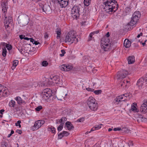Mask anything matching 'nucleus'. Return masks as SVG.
<instances>
[{
  "label": "nucleus",
  "instance_id": "29",
  "mask_svg": "<svg viewBox=\"0 0 147 147\" xmlns=\"http://www.w3.org/2000/svg\"><path fill=\"white\" fill-rule=\"evenodd\" d=\"M147 119L146 118H144L143 116L141 115H139L138 119H137V121L140 120L142 121H145Z\"/></svg>",
  "mask_w": 147,
  "mask_h": 147
},
{
  "label": "nucleus",
  "instance_id": "27",
  "mask_svg": "<svg viewBox=\"0 0 147 147\" xmlns=\"http://www.w3.org/2000/svg\"><path fill=\"white\" fill-rule=\"evenodd\" d=\"M102 125V124H100L98 125H95L94 127H93L91 129V131H93L96 130H98L101 127V126Z\"/></svg>",
  "mask_w": 147,
  "mask_h": 147
},
{
  "label": "nucleus",
  "instance_id": "23",
  "mask_svg": "<svg viewBox=\"0 0 147 147\" xmlns=\"http://www.w3.org/2000/svg\"><path fill=\"white\" fill-rule=\"evenodd\" d=\"M50 9V7L49 5H45L43 6L42 9L43 11L47 13L49 11Z\"/></svg>",
  "mask_w": 147,
  "mask_h": 147
},
{
  "label": "nucleus",
  "instance_id": "46",
  "mask_svg": "<svg viewBox=\"0 0 147 147\" xmlns=\"http://www.w3.org/2000/svg\"><path fill=\"white\" fill-rule=\"evenodd\" d=\"M63 134L64 136H67L69 135V133L67 131H63Z\"/></svg>",
  "mask_w": 147,
  "mask_h": 147
},
{
  "label": "nucleus",
  "instance_id": "16",
  "mask_svg": "<svg viewBox=\"0 0 147 147\" xmlns=\"http://www.w3.org/2000/svg\"><path fill=\"white\" fill-rule=\"evenodd\" d=\"M123 45L126 48H129L131 45V42L129 40L125 39L124 41Z\"/></svg>",
  "mask_w": 147,
  "mask_h": 147
},
{
  "label": "nucleus",
  "instance_id": "63",
  "mask_svg": "<svg viewBox=\"0 0 147 147\" xmlns=\"http://www.w3.org/2000/svg\"><path fill=\"white\" fill-rule=\"evenodd\" d=\"M142 33H140V34H139L138 35V36H137V38H139L140 37V36H142Z\"/></svg>",
  "mask_w": 147,
  "mask_h": 147
},
{
  "label": "nucleus",
  "instance_id": "15",
  "mask_svg": "<svg viewBox=\"0 0 147 147\" xmlns=\"http://www.w3.org/2000/svg\"><path fill=\"white\" fill-rule=\"evenodd\" d=\"M7 1H4L3 2H2L1 3V5L2 7V10L4 12H6L7 10Z\"/></svg>",
  "mask_w": 147,
  "mask_h": 147
},
{
  "label": "nucleus",
  "instance_id": "35",
  "mask_svg": "<svg viewBox=\"0 0 147 147\" xmlns=\"http://www.w3.org/2000/svg\"><path fill=\"white\" fill-rule=\"evenodd\" d=\"M48 130L49 131H51L52 133H55V129L54 127H49L48 128Z\"/></svg>",
  "mask_w": 147,
  "mask_h": 147
},
{
  "label": "nucleus",
  "instance_id": "37",
  "mask_svg": "<svg viewBox=\"0 0 147 147\" xmlns=\"http://www.w3.org/2000/svg\"><path fill=\"white\" fill-rule=\"evenodd\" d=\"M60 124V125L57 128V130L58 131H61L63 127V125L61 123Z\"/></svg>",
  "mask_w": 147,
  "mask_h": 147
},
{
  "label": "nucleus",
  "instance_id": "64",
  "mask_svg": "<svg viewBox=\"0 0 147 147\" xmlns=\"http://www.w3.org/2000/svg\"><path fill=\"white\" fill-rule=\"evenodd\" d=\"M4 111V109H1L0 110V113L1 114H3V112Z\"/></svg>",
  "mask_w": 147,
  "mask_h": 147
},
{
  "label": "nucleus",
  "instance_id": "33",
  "mask_svg": "<svg viewBox=\"0 0 147 147\" xmlns=\"http://www.w3.org/2000/svg\"><path fill=\"white\" fill-rule=\"evenodd\" d=\"M15 101L11 100L9 103V105L11 107H14L15 105Z\"/></svg>",
  "mask_w": 147,
  "mask_h": 147
},
{
  "label": "nucleus",
  "instance_id": "1",
  "mask_svg": "<svg viewBox=\"0 0 147 147\" xmlns=\"http://www.w3.org/2000/svg\"><path fill=\"white\" fill-rule=\"evenodd\" d=\"M103 3L105 5V10L110 14L115 12L118 7V5L115 0H103Z\"/></svg>",
  "mask_w": 147,
  "mask_h": 147
},
{
  "label": "nucleus",
  "instance_id": "3",
  "mask_svg": "<svg viewBox=\"0 0 147 147\" xmlns=\"http://www.w3.org/2000/svg\"><path fill=\"white\" fill-rule=\"evenodd\" d=\"M88 106L90 110L92 111H97L98 106L95 99L92 96H90L87 101Z\"/></svg>",
  "mask_w": 147,
  "mask_h": 147
},
{
  "label": "nucleus",
  "instance_id": "55",
  "mask_svg": "<svg viewBox=\"0 0 147 147\" xmlns=\"http://www.w3.org/2000/svg\"><path fill=\"white\" fill-rule=\"evenodd\" d=\"M25 36H23L22 35H20L19 36L20 38L21 39H24V38H25Z\"/></svg>",
  "mask_w": 147,
  "mask_h": 147
},
{
  "label": "nucleus",
  "instance_id": "12",
  "mask_svg": "<svg viewBox=\"0 0 147 147\" xmlns=\"http://www.w3.org/2000/svg\"><path fill=\"white\" fill-rule=\"evenodd\" d=\"M69 0H64L63 1L58 2L60 6L61 7H65L68 4Z\"/></svg>",
  "mask_w": 147,
  "mask_h": 147
},
{
  "label": "nucleus",
  "instance_id": "25",
  "mask_svg": "<svg viewBox=\"0 0 147 147\" xmlns=\"http://www.w3.org/2000/svg\"><path fill=\"white\" fill-rule=\"evenodd\" d=\"M137 22V21L131 19L130 22L128 23L127 26L132 27L134 26L136 24Z\"/></svg>",
  "mask_w": 147,
  "mask_h": 147
},
{
  "label": "nucleus",
  "instance_id": "53",
  "mask_svg": "<svg viewBox=\"0 0 147 147\" xmlns=\"http://www.w3.org/2000/svg\"><path fill=\"white\" fill-rule=\"evenodd\" d=\"M7 44L6 43L4 42H1V45L3 47H6V45H7Z\"/></svg>",
  "mask_w": 147,
  "mask_h": 147
},
{
  "label": "nucleus",
  "instance_id": "62",
  "mask_svg": "<svg viewBox=\"0 0 147 147\" xmlns=\"http://www.w3.org/2000/svg\"><path fill=\"white\" fill-rule=\"evenodd\" d=\"M109 35H110L109 32H108L104 37H107L108 38H109Z\"/></svg>",
  "mask_w": 147,
  "mask_h": 147
},
{
  "label": "nucleus",
  "instance_id": "48",
  "mask_svg": "<svg viewBox=\"0 0 147 147\" xmlns=\"http://www.w3.org/2000/svg\"><path fill=\"white\" fill-rule=\"evenodd\" d=\"M85 119L84 117H81L79 119H78L77 121L81 122L83 121Z\"/></svg>",
  "mask_w": 147,
  "mask_h": 147
},
{
  "label": "nucleus",
  "instance_id": "14",
  "mask_svg": "<svg viewBox=\"0 0 147 147\" xmlns=\"http://www.w3.org/2000/svg\"><path fill=\"white\" fill-rule=\"evenodd\" d=\"M129 81L124 80L121 81L120 83L121 86L123 88L125 86V88L127 87V86H128L129 85Z\"/></svg>",
  "mask_w": 147,
  "mask_h": 147
},
{
  "label": "nucleus",
  "instance_id": "50",
  "mask_svg": "<svg viewBox=\"0 0 147 147\" xmlns=\"http://www.w3.org/2000/svg\"><path fill=\"white\" fill-rule=\"evenodd\" d=\"M63 132L60 133L58 135V138L59 139H61L63 136Z\"/></svg>",
  "mask_w": 147,
  "mask_h": 147
},
{
  "label": "nucleus",
  "instance_id": "38",
  "mask_svg": "<svg viewBox=\"0 0 147 147\" xmlns=\"http://www.w3.org/2000/svg\"><path fill=\"white\" fill-rule=\"evenodd\" d=\"M4 25H5V28H8L9 27V25L10 24H11L10 23H9L7 22V20H6V21H4Z\"/></svg>",
  "mask_w": 147,
  "mask_h": 147
},
{
  "label": "nucleus",
  "instance_id": "10",
  "mask_svg": "<svg viewBox=\"0 0 147 147\" xmlns=\"http://www.w3.org/2000/svg\"><path fill=\"white\" fill-rule=\"evenodd\" d=\"M60 69L65 71H69L71 70L73 67L70 65H63L59 67Z\"/></svg>",
  "mask_w": 147,
  "mask_h": 147
},
{
  "label": "nucleus",
  "instance_id": "9",
  "mask_svg": "<svg viewBox=\"0 0 147 147\" xmlns=\"http://www.w3.org/2000/svg\"><path fill=\"white\" fill-rule=\"evenodd\" d=\"M8 92V90L6 88L0 84V95L2 96H5L7 95Z\"/></svg>",
  "mask_w": 147,
  "mask_h": 147
},
{
  "label": "nucleus",
  "instance_id": "21",
  "mask_svg": "<svg viewBox=\"0 0 147 147\" xmlns=\"http://www.w3.org/2000/svg\"><path fill=\"white\" fill-rule=\"evenodd\" d=\"M127 60L129 64L133 63L135 61L134 57L133 56H129L127 59Z\"/></svg>",
  "mask_w": 147,
  "mask_h": 147
},
{
  "label": "nucleus",
  "instance_id": "47",
  "mask_svg": "<svg viewBox=\"0 0 147 147\" xmlns=\"http://www.w3.org/2000/svg\"><path fill=\"white\" fill-rule=\"evenodd\" d=\"M56 32L57 35H60L61 33V30L59 29H57L56 30Z\"/></svg>",
  "mask_w": 147,
  "mask_h": 147
},
{
  "label": "nucleus",
  "instance_id": "13",
  "mask_svg": "<svg viewBox=\"0 0 147 147\" xmlns=\"http://www.w3.org/2000/svg\"><path fill=\"white\" fill-rule=\"evenodd\" d=\"M144 81H145L144 78H141L138 80L137 85L140 88H142L144 85Z\"/></svg>",
  "mask_w": 147,
  "mask_h": 147
},
{
  "label": "nucleus",
  "instance_id": "41",
  "mask_svg": "<svg viewBox=\"0 0 147 147\" xmlns=\"http://www.w3.org/2000/svg\"><path fill=\"white\" fill-rule=\"evenodd\" d=\"M121 96H123V97H124L125 98H126V99L125 100H127V97H129V94L128 93H126L124 94L123 95H121Z\"/></svg>",
  "mask_w": 147,
  "mask_h": 147
},
{
  "label": "nucleus",
  "instance_id": "28",
  "mask_svg": "<svg viewBox=\"0 0 147 147\" xmlns=\"http://www.w3.org/2000/svg\"><path fill=\"white\" fill-rule=\"evenodd\" d=\"M5 17V19L4 20V21L7 20V22L10 23L11 24H12V18L11 16H9L7 17L6 16H4Z\"/></svg>",
  "mask_w": 147,
  "mask_h": 147
},
{
  "label": "nucleus",
  "instance_id": "61",
  "mask_svg": "<svg viewBox=\"0 0 147 147\" xmlns=\"http://www.w3.org/2000/svg\"><path fill=\"white\" fill-rule=\"evenodd\" d=\"M30 42H32L33 44L34 41H35L34 40L31 38H30Z\"/></svg>",
  "mask_w": 147,
  "mask_h": 147
},
{
  "label": "nucleus",
  "instance_id": "5",
  "mask_svg": "<svg viewBox=\"0 0 147 147\" xmlns=\"http://www.w3.org/2000/svg\"><path fill=\"white\" fill-rule=\"evenodd\" d=\"M80 7L77 6H74L71 9V14L74 18L77 19L80 16Z\"/></svg>",
  "mask_w": 147,
  "mask_h": 147
},
{
  "label": "nucleus",
  "instance_id": "4",
  "mask_svg": "<svg viewBox=\"0 0 147 147\" xmlns=\"http://www.w3.org/2000/svg\"><path fill=\"white\" fill-rule=\"evenodd\" d=\"M101 47L104 51H107L110 48L111 44L109 38L103 37L100 41Z\"/></svg>",
  "mask_w": 147,
  "mask_h": 147
},
{
  "label": "nucleus",
  "instance_id": "7",
  "mask_svg": "<svg viewBox=\"0 0 147 147\" xmlns=\"http://www.w3.org/2000/svg\"><path fill=\"white\" fill-rule=\"evenodd\" d=\"M43 120H38L35 122L34 125L32 127V129L33 131L36 130L40 128L44 123Z\"/></svg>",
  "mask_w": 147,
  "mask_h": 147
},
{
  "label": "nucleus",
  "instance_id": "44",
  "mask_svg": "<svg viewBox=\"0 0 147 147\" xmlns=\"http://www.w3.org/2000/svg\"><path fill=\"white\" fill-rule=\"evenodd\" d=\"M21 121L20 120L18 121L17 123H16L15 125L16 126H19L20 127H21V125L20 124Z\"/></svg>",
  "mask_w": 147,
  "mask_h": 147
},
{
  "label": "nucleus",
  "instance_id": "26",
  "mask_svg": "<svg viewBox=\"0 0 147 147\" xmlns=\"http://www.w3.org/2000/svg\"><path fill=\"white\" fill-rule=\"evenodd\" d=\"M15 99L17 101L18 103L19 104L22 103L24 102L23 100L19 96H18L15 98Z\"/></svg>",
  "mask_w": 147,
  "mask_h": 147
},
{
  "label": "nucleus",
  "instance_id": "34",
  "mask_svg": "<svg viewBox=\"0 0 147 147\" xmlns=\"http://www.w3.org/2000/svg\"><path fill=\"white\" fill-rule=\"evenodd\" d=\"M90 1L91 0H84V3L85 5L88 6L90 3Z\"/></svg>",
  "mask_w": 147,
  "mask_h": 147
},
{
  "label": "nucleus",
  "instance_id": "54",
  "mask_svg": "<svg viewBox=\"0 0 147 147\" xmlns=\"http://www.w3.org/2000/svg\"><path fill=\"white\" fill-rule=\"evenodd\" d=\"M16 132L20 134H21L22 133V131L20 130H17Z\"/></svg>",
  "mask_w": 147,
  "mask_h": 147
},
{
  "label": "nucleus",
  "instance_id": "8",
  "mask_svg": "<svg viewBox=\"0 0 147 147\" xmlns=\"http://www.w3.org/2000/svg\"><path fill=\"white\" fill-rule=\"evenodd\" d=\"M53 83L58 84L60 86L62 84V81L60 79V78L58 76H52L51 78Z\"/></svg>",
  "mask_w": 147,
  "mask_h": 147
},
{
  "label": "nucleus",
  "instance_id": "24",
  "mask_svg": "<svg viewBox=\"0 0 147 147\" xmlns=\"http://www.w3.org/2000/svg\"><path fill=\"white\" fill-rule=\"evenodd\" d=\"M42 98L43 100H46L49 98L51 96L49 95V94L44 93L43 92H42V94L41 95Z\"/></svg>",
  "mask_w": 147,
  "mask_h": 147
},
{
  "label": "nucleus",
  "instance_id": "57",
  "mask_svg": "<svg viewBox=\"0 0 147 147\" xmlns=\"http://www.w3.org/2000/svg\"><path fill=\"white\" fill-rule=\"evenodd\" d=\"M143 104H144L145 105V106H146L147 107V100H145L144 101V102Z\"/></svg>",
  "mask_w": 147,
  "mask_h": 147
},
{
  "label": "nucleus",
  "instance_id": "11",
  "mask_svg": "<svg viewBox=\"0 0 147 147\" xmlns=\"http://www.w3.org/2000/svg\"><path fill=\"white\" fill-rule=\"evenodd\" d=\"M141 15V14L139 11H135L133 14L131 19L138 21Z\"/></svg>",
  "mask_w": 147,
  "mask_h": 147
},
{
  "label": "nucleus",
  "instance_id": "51",
  "mask_svg": "<svg viewBox=\"0 0 147 147\" xmlns=\"http://www.w3.org/2000/svg\"><path fill=\"white\" fill-rule=\"evenodd\" d=\"M113 130L114 131H121V127H119L115 128L113 129Z\"/></svg>",
  "mask_w": 147,
  "mask_h": 147
},
{
  "label": "nucleus",
  "instance_id": "30",
  "mask_svg": "<svg viewBox=\"0 0 147 147\" xmlns=\"http://www.w3.org/2000/svg\"><path fill=\"white\" fill-rule=\"evenodd\" d=\"M67 120V118L65 117H62L59 120V123H61L64 125L65 122Z\"/></svg>",
  "mask_w": 147,
  "mask_h": 147
},
{
  "label": "nucleus",
  "instance_id": "43",
  "mask_svg": "<svg viewBox=\"0 0 147 147\" xmlns=\"http://www.w3.org/2000/svg\"><path fill=\"white\" fill-rule=\"evenodd\" d=\"M93 35H94V34L93 33H92V32L90 34L88 40V41H89L92 40V36Z\"/></svg>",
  "mask_w": 147,
  "mask_h": 147
},
{
  "label": "nucleus",
  "instance_id": "20",
  "mask_svg": "<svg viewBox=\"0 0 147 147\" xmlns=\"http://www.w3.org/2000/svg\"><path fill=\"white\" fill-rule=\"evenodd\" d=\"M67 95V94L61 93L59 94L58 96V98L59 100H62L65 98V97Z\"/></svg>",
  "mask_w": 147,
  "mask_h": 147
},
{
  "label": "nucleus",
  "instance_id": "39",
  "mask_svg": "<svg viewBox=\"0 0 147 147\" xmlns=\"http://www.w3.org/2000/svg\"><path fill=\"white\" fill-rule=\"evenodd\" d=\"M6 47L7 48V49L8 50H10L12 48V46L10 45L7 44Z\"/></svg>",
  "mask_w": 147,
  "mask_h": 147
},
{
  "label": "nucleus",
  "instance_id": "17",
  "mask_svg": "<svg viewBox=\"0 0 147 147\" xmlns=\"http://www.w3.org/2000/svg\"><path fill=\"white\" fill-rule=\"evenodd\" d=\"M126 99V98H124L123 97V96L121 95L117 96L115 99V100L116 102H120L122 101H125Z\"/></svg>",
  "mask_w": 147,
  "mask_h": 147
},
{
  "label": "nucleus",
  "instance_id": "60",
  "mask_svg": "<svg viewBox=\"0 0 147 147\" xmlns=\"http://www.w3.org/2000/svg\"><path fill=\"white\" fill-rule=\"evenodd\" d=\"M39 44H40L39 42L36 41H35L33 43V44H34L36 45H38Z\"/></svg>",
  "mask_w": 147,
  "mask_h": 147
},
{
  "label": "nucleus",
  "instance_id": "19",
  "mask_svg": "<svg viewBox=\"0 0 147 147\" xmlns=\"http://www.w3.org/2000/svg\"><path fill=\"white\" fill-rule=\"evenodd\" d=\"M65 124V126L69 130H70L74 128V127L72 124L71 122L69 121L66 122Z\"/></svg>",
  "mask_w": 147,
  "mask_h": 147
},
{
  "label": "nucleus",
  "instance_id": "40",
  "mask_svg": "<svg viewBox=\"0 0 147 147\" xmlns=\"http://www.w3.org/2000/svg\"><path fill=\"white\" fill-rule=\"evenodd\" d=\"M48 63L47 61H43L42 63V66L46 67L48 65Z\"/></svg>",
  "mask_w": 147,
  "mask_h": 147
},
{
  "label": "nucleus",
  "instance_id": "32",
  "mask_svg": "<svg viewBox=\"0 0 147 147\" xmlns=\"http://www.w3.org/2000/svg\"><path fill=\"white\" fill-rule=\"evenodd\" d=\"M130 130L126 127H123L121 128V131L122 132L128 133L129 132Z\"/></svg>",
  "mask_w": 147,
  "mask_h": 147
},
{
  "label": "nucleus",
  "instance_id": "31",
  "mask_svg": "<svg viewBox=\"0 0 147 147\" xmlns=\"http://www.w3.org/2000/svg\"><path fill=\"white\" fill-rule=\"evenodd\" d=\"M7 52V50L5 48H2V55L3 57H5L6 56Z\"/></svg>",
  "mask_w": 147,
  "mask_h": 147
},
{
  "label": "nucleus",
  "instance_id": "42",
  "mask_svg": "<svg viewBox=\"0 0 147 147\" xmlns=\"http://www.w3.org/2000/svg\"><path fill=\"white\" fill-rule=\"evenodd\" d=\"M42 107L41 106H38L36 109V110L37 111H40V110L42 109Z\"/></svg>",
  "mask_w": 147,
  "mask_h": 147
},
{
  "label": "nucleus",
  "instance_id": "18",
  "mask_svg": "<svg viewBox=\"0 0 147 147\" xmlns=\"http://www.w3.org/2000/svg\"><path fill=\"white\" fill-rule=\"evenodd\" d=\"M137 106V105L136 103H133L131 105V108L130 110L134 112H138L139 110L136 108Z\"/></svg>",
  "mask_w": 147,
  "mask_h": 147
},
{
  "label": "nucleus",
  "instance_id": "6",
  "mask_svg": "<svg viewBox=\"0 0 147 147\" xmlns=\"http://www.w3.org/2000/svg\"><path fill=\"white\" fill-rule=\"evenodd\" d=\"M128 72L125 70H122L118 72L116 78L117 80H121L125 78L128 74Z\"/></svg>",
  "mask_w": 147,
  "mask_h": 147
},
{
  "label": "nucleus",
  "instance_id": "52",
  "mask_svg": "<svg viewBox=\"0 0 147 147\" xmlns=\"http://www.w3.org/2000/svg\"><path fill=\"white\" fill-rule=\"evenodd\" d=\"M86 89L87 90L89 91L93 92L94 90L93 89L91 88H86Z\"/></svg>",
  "mask_w": 147,
  "mask_h": 147
},
{
  "label": "nucleus",
  "instance_id": "36",
  "mask_svg": "<svg viewBox=\"0 0 147 147\" xmlns=\"http://www.w3.org/2000/svg\"><path fill=\"white\" fill-rule=\"evenodd\" d=\"M18 60H14L13 61V67L15 68L16 66L18 64Z\"/></svg>",
  "mask_w": 147,
  "mask_h": 147
},
{
  "label": "nucleus",
  "instance_id": "2",
  "mask_svg": "<svg viewBox=\"0 0 147 147\" xmlns=\"http://www.w3.org/2000/svg\"><path fill=\"white\" fill-rule=\"evenodd\" d=\"M76 35L75 31L73 30L69 31L65 36V42L76 43L78 42V39L76 36Z\"/></svg>",
  "mask_w": 147,
  "mask_h": 147
},
{
  "label": "nucleus",
  "instance_id": "45",
  "mask_svg": "<svg viewBox=\"0 0 147 147\" xmlns=\"http://www.w3.org/2000/svg\"><path fill=\"white\" fill-rule=\"evenodd\" d=\"M101 90H97L94 91V93L96 94H98L101 92Z\"/></svg>",
  "mask_w": 147,
  "mask_h": 147
},
{
  "label": "nucleus",
  "instance_id": "22",
  "mask_svg": "<svg viewBox=\"0 0 147 147\" xmlns=\"http://www.w3.org/2000/svg\"><path fill=\"white\" fill-rule=\"evenodd\" d=\"M42 92L44 93L49 94V95L51 96L52 94V90L46 88L45 89L43 90Z\"/></svg>",
  "mask_w": 147,
  "mask_h": 147
},
{
  "label": "nucleus",
  "instance_id": "49",
  "mask_svg": "<svg viewBox=\"0 0 147 147\" xmlns=\"http://www.w3.org/2000/svg\"><path fill=\"white\" fill-rule=\"evenodd\" d=\"M61 52L62 53V54H60V56L61 57H63L64 55V54L65 53V52L64 49L61 50Z\"/></svg>",
  "mask_w": 147,
  "mask_h": 147
},
{
  "label": "nucleus",
  "instance_id": "56",
  "mask_svg": "<svg viewBox=\"0 0 147 147\" xmlns=\"http://www.w3.org/2000/svg\"><path fill=\"white\" fill-rule=\"evenodd\" d=\"M44 37H45V38H48V37H49V36L47 33H45V34Z\"/></svg>",
  "mask_w": 147,
  "mask_h": 147
},
{
  "label": "nucleus",
  "instance_id": "59",
  "mask_svg": "<svg viewBox=\"0 0 147 147\" xmlns=\"http://www.w3.org/2000/svg\"><path fill=\"white\" fill-rule=\"evenodd\" d=\"M144 79L145 82H146V83H147V74Z\"/></svg>",
  "mask_w": 147,
  "mask_h": 147
},
{
  "label": "nucleus",
  "instance_id": "58",
  "mask_svg": "<svg viewBox=\"0 0 147 147\" xmlns=\"http://www.w3.org/2000/svg\"><path fill=\"white\" fill-rule=\"evenodd\" d=\"M99 32V30H97L96 31H95L92 32V33H93L94 34H98Z\"/></svg>",
  "mask_w": 147,
  "mask_h": 147
}]
</instances>
